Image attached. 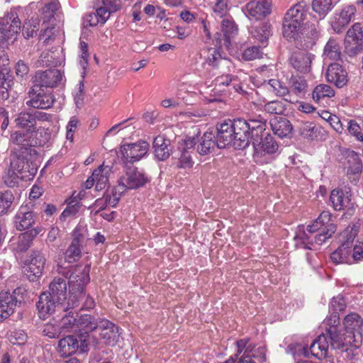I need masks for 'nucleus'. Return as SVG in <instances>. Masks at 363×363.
Segmentation results:
<instances>
[{
  "label": "nucleus",
  "mask_w": 363,
  "mask_h": 363,
  "mask_svg": "<svg viewBox=\"0 0 363 363\" xmlns=\"http://www.w3.org/2000/svg\"><path fill=\"white\" fill-rule=\"evenodd\" d=\"M43 231V228L37 226L30 230L21 233L17 240L13 242L12 245L13 248L19 252L26 251L28 249L33 238Z\"/></svg>",
  "instance_id": "7c9ffc66"
},
{
  "label": "nucleus",
  "mask_w": 363,
  "mask_h": 363,
  "mask_svg": "<svg viewBox=\"0 0 363 363\" xmlns=\"http://www.w3.org/2000/svg\"><path fill=\"white\" fill-rule=\"evenodd\" d=\"M245 124L248 128L246 130V135L249 136L250 131L251 132L250 140H252V138H259L264 133H267L265 132L266 128V120L259 116L257 118H250L247 121H245ZM250 138V137H248Z\"/></svg>",
  "instance_id": "2f4dec72"
},
{
  "label": "nucleus",
  "mask_w": 363,
  "mask_h": 363,
  "mask_svg": "<svg viewBox=\"0 0 363 363\" xmlns=\"http://www.w3.org/2000/svg\"><path fill=\"white\" fill-rule=\"evenodd\" d=\"M15 73L19 79H26L29 73V67L23 60H18L14 67Z\"/></svg>",
  "instance_id": "69168bd1"
},
{
  "label": "nucleus",
  "mask_w": 363,
  "mask_h": 363,
  "mask_svg": "<svg viewBox=\"0 0 363 363\" xmlns=\"http://www.w3.org/2000/svg\"><path fill=\"white\" fill-rule=\"evenodd\" d=\"M53 298L62 303L66 299L67 282L64 278H55L50 283L49 290L46 291Z\"/></svg>",
  "instance_id": "473e14b6"
},
{
  "label": "nucleus",
  "mask_w": 363,
  "mask_h": 363,
  "mask_svg": "<svg viewBox=\"0 0 363 363\" xmlns=\"http://www.w3.org/2000/svg\"><path fill=\"white\" fill-rule=\"evenodd\" d=\"M359 223L349 225L341 234V245L331 255V260L335 264H349L363 261V238L358 233Z\"/></svg>",
  "instance_id": "20e7f679"
},
{
  "label": "nucleus",
  "mask_w": 363,
  "mask_h": 363,
  "mask_svg": "<svg viewBox=\"0 0 363 363\" xmlns=\"http://www.w3.org/2000/svg\"><path fill=\"white\" fill-rule=\"evenodd\" d=\"M81 319L82 315L80 316L79 320L77 321V318L74 314L72 312H69L67 315L63 316L61 320L58 321L61 333L62 334L71 332H79L80 336H82V338H83L84 335H86V333H85L84 330L82 329L80 325Z\"/></svg>",
  "instance_id": "a878e982"
},
{
  "label": "nucleus",
  "mask_w": 363,
  "mask_h": 363,
  "mask_svg": "<svg viewBox=\"0 0 363 363\" xmlns=\"http://www.w3.org/2000/svg\"><path fill=\"white\" fill-rule=\"evenodd\" d=\"M90 266L86 265L84 267H77L69 277V287L71 289V295L69 297L67 306L64 303L53 298L48 293H43L37 303V308L40 318L45 319L48 315L52 314L56 311H65L68 307H74L75 302L72 300L76 298L77 294L82 296L85 286L89 281Z\"/></svg>",
  "instance_id": "f257e3e1"
},
{
  "label": "nucleus",
  "mask_w": 363,
  "mask_h": 363,
  "mask_svg": "<svg viewBox=\"0 0 363 363\" xmlns=\"http://www.w3.org/2000/svg\"><path fill=\"white\" fill-rule=\"evenodd\" d=\"M45 258L40 253H34L24 263L23 273L30 281H34L43 275Z\"/></svg>",
  "instance_id": "dca6fc26"
},
{
  "label": "nucleus",
  "mask_w": 363,
  "mask_h": 363,
  "mask_svg": "<svg viewBox=\"0 0 363 363\" xmlns=\"http://www.w3.org/2000/svg\"><path fill=\"white\" fill-rule=\"evenodd\" d=\"M85 337L86 335H84L83 338L80 336L81 344L73 335H67L60 339L57 345V352L61 357H68L74 354L78 350H80L81 352L86 351L89 343L84 340Z\"/></svg>",
  "instance_id": "ddd939ff"
},
{
  "label": "nucleus",
  "mask_w": 363,
  "mask_h": 363,
  "mask_svg": "<svg viewBox=\"0 0 363 363\" xmlns=\"http://www.w3.org/2000/svg\"><path fill=\"white\" fill-rule=\"evenodd\" d=\"M51 26H47V24H43V30L40 35V39L43 40L45 44L49 43L50 41L53 40L55 35V28L53 26V23H50Z\"/></svg>",
  "instance_id": "0e129e2a"
},
{
  "label": "nucleus",
  "mask_w": 363,
  "mask_h": 363,
  "mask_svg": "<svg viewBox=\"0 0 363 363\" xmlns=\"http://www.w3.org/2000/svg\"><path fill=\"white\" fill-rule=\"evenodd\" d=\"M272 5L270 0H252L243 9L245 16L250 19L259 20L272 13Z\"/></svg>",
  "instance_id": "4468645a"
},
{
  "label": "nucleus",
  "mask_w": 363,
  "mask_h": 363,
  "mask_svg": "<svg viewBox=\"0 0 363 363\" xmlns=\"http://www.w3.org/2000/svg\"><path fill=\"white\" fill-rule=\"evenodd\" d=\"M125 193V190H121L118 184L111 194H106L104 196L108 206L115 207L121 199V196Z\"/></svg>",
  "instance_id": "bf43d9fd"
},
{
  "label": "nucleus",
  "mask_w": 363,
  "mask_h": 363,
  "mask_svg": "<svg viewBox=\"0 0 363 363\" xmlns=\"http://www.w3.org/2000/svg\"><path fill=\"white\" fill-rule=\"evenodd\" d=\"M36 168H30L23 157L13 156L10 167L4 176L5 184L10 187L17 185L21 180L30 179L35 173Z\"/></svg>",
  "instance_id": "6e6552de"
},
{
  "label": "nucleus",
  "mask_w": 363,
  "mask_h": 363,
  "mask_svg": "<svg viewBox=\"0 0 363 363\" xmlns=\"http://www.w3.org/2000/svg\"><path fill=\"white\" fill-rule=\"evenodd\" d=\"M35 118L48 120V116L42 112H36L34 115L28 112H21L15 118L16 125L19 128H27L26 131L30 133L34 130Z\"/></svg>",
  "instance_id": "393cba45"
},
{
  "label": "nucleus",
  "mask_w": 363,
  "mask_h": 363,
  "mask_svg": "<svg viewBox=\"0 0 363 363\" xmlns=\"http://www.w3.org/2000/svg\"><path fill=\"white\" fill-rule=\"evenodd\" d=\"M356 12V7L353 5L344 6L340 11H336L330 21L333 30L337 33H341L351 21Z\"/></svg>",
  "instance_id": "f3484780"
},
{
  "label": "nucleus",
  "mask_w": 363,
  "mask_h": 363,
  "mask_svg": "<svg viewBox=\"0 0 363 363\" xmlns=\"http://www.w3.org/2000/svg\"><path fill=\"white\" fill-rule=\"evenodd\" d=\"M271 126L274 133L279 138L287 137L292 130V125L290 121L284 117L274 120L271 123Z\"/></svg>",
  "instance_id": "79ce46f5"
},
{
  "label": "nucleus",
  "mask_w": 363,
  "mask_h": 363,
  "mask_svg": "<svg viewBox=\"0 0 363 363\" xmlns=\"http://www.w3.org/2000/svg\"><path fill=\"white\" fill-rule=\"evenodd\" d=\"M291 92L299 98H303L308 90L306 79L300 76H292L289 81Z\"/></svg>",
  "instance_id": "37998d69"
},
{
  "label": "nucleus",
  "mask_w": 363,
  "mask_h": 363,
  "mask_svg": "<svg viewBox=\"0 0 363 363\" xmlns=\"http://www.w3.org/2000/svg\"><path fill=\"white\" fill-rule=\"evenodd\" d=\"M251 34L258 42L264 45L272 35L271 25L269 23H261L251 30Z\"/></svg>",
  "instance_id": "49530a36"
},
{
  "label": "nucleus",
  "mask_w": 363,
  "mask_h": 363,
  "mask_svg": "<svg viewBox=\"0 0 363 363\" xmlns=\"http://www.w3.org/2000/svg\"><path fill=\"white\" fill-rule=\"evenodd\" d=\"M341 50L339 40L330 38L324 47L323 57L324 60H337L340 58Z\"/></svg>",
  "instance_id": "ea45409f"
},
{
  "label": "nucleus",
  "mask_w": 363,
  "mask_h": 363,
  "mask_svg": "<svg viewBox=\"0 0 363 363\" xmlns=\"http://www.w3.org/2000/svg\"><path fill=\"white\" fill-rule=\"evenodd\" d=\"M304 29L303 26L301 24H295V23L287 20H283L282 35L288 40L297 39L300 34L304 33Z\"/></svg>",
  "instance_id": "a19ab883"
},
{
  "label": "nucleus",
  "mask_w": 363,
  "mask_h": 363,
  "mask_svg": "<svg viewBox=\"0 0 363 363\" xmlns=\"http://www.w3.org/2000/svg\"><path fill=\"white\" fill-rule=\"evenodd\" d=\"M32 143L34 142L35 145L43 146L45 145L51 138V132L49 128H34L30 132Z\"/></svg>",
  "instance_id": "09e8293b"
},
{
  "label": "nucleus",
  "mask_w": 363,
  "mask_h": 363,
  "mask_svg": "<svg viewBox=\"0 0 363 363\" xmlns=\"http://www.w3.org/2000/svg\"><path fill=\"white\" fill-rule=\"evenodd\" d=\"M336 226L331 222V214L324 211L305 230L298 227L295 236L297 245L312 250L315 245H321L335 233Z\"/></svg>",
  "instance_id": "f03ea898"
},
{
  "label": "nucleus",
  "mask_w": 363,
  "mask_h": 363,
  "mask_svg": "<svg viewBox=\"0 0 363 363\" xmlns=\"http://www.w3.org/2000/svg\"><path fill=\"white\" fill-rule=\"evenodd\" d=\"M326 78L329 82L335 84L337 87H342L347 82L346 70L337 63H332L328 66Z\"/></svg>",
  "instance_id": "bb28decb"
},
{
  "label": "nucleus",
  "mask_w": 363,
  "mask_h": 363,
  "mask_svg": "<svg viewBox=\"0 0 363 363\" xmlns=\"http://www.w3.org/2000/svg\"><path fill=\"white\" fill-rule=\"evenodd\" d=\"M335 91L328 84H319L316 86L312 93V98L315 102H319L325 98H331L334 96Z\"/></svg>",
  "instance_id": "8fccbe9b"
},
{
  "label": "nucleus",
  "mask_w": 363,
  "mask_h": 363,
  "mask_svg": "<svg viewBox=\"0 0 363 363\" xmlns=\"http://www.w3.org/2000/svg\"><path fill=\"white\" fill-rule=\"evenodd\" d=\"M111 173V167L108 165H101L94 170L91 176L84 183L85 188L89 189L95 185L97 191L104 189L108 181Z\"/></svg>",
  "instance_id": "412c9836"
},
{
  "label": "nucleus",
  "mask_w": 363,
  "mask_h": 363,
  "mask_svg": "<svg viewBox=\"0 0 363 363\" xmlns=\"http://www.w3.org/2000/svg\"><path fill=\"white\" fill-rule=\"evenodd\" d=\"M43 7L42 13L43 16V25L47 22L52 23L57 11L59 9V2L57 0H45L40 3Z\"/></svg>",
  "instance_id": "a18cd8bd"
},
{
  "label": "nucleus",
  "mask_w": 363,
  "mask_h": 363,
  "mask_svg": "<svg viewBox=\"0 0 363 363\" xmlns=\"http://www.w3.org/2000/svg\"><path fill=\"white\" fill-rule=\"evenodd\" d=\"M362 319L357 313L347 315L343 321V327L335 333L330 330L331 346L334 349L346 352L352 348H358L362 341Z\"/></svg>",
  "instance_id": "39448f33"
},
{
  "label": "nucleus",
  "mask_w": 363,
  "mask_h": 363,
  "mask_svg": "<svg viewBox=\"0 0 363 363\" xmlns=\"http://www.w3.org/2000/svg\"><path fill=\"white\" fill-rule=\"evenodd\" d=\"M251 142L254 148L253 160L255 162L260 164H268L274 160L279 145L269 133H264L259 138H252Z\"/></svg>",
  "instance_id": "0eeeda50"
},
{
  "label": "nucleus",
  "mask_w": 363,
  "mask_h": 363,
  "mask_svg": "<svg viewBox=\"0 0 363 363\" xmlns=\"http://www.w3.org/2000/svg\"><path fill=\"white\" fill-rule=\"evenodd\" d=\"M264 86L275 95L285 97L286 101L289 102L294 101L289 88L280 81L275 79H270L267 83H264Z\"/></svg>",
  "instance_id": "72a5a7b5"
},
{
  "label": "nucleus",
  "mask_w": 363,
  "mask_h": 363,
  "mask_svg": "<svg viewBox=\"0 0 363 363\" xmlns=\"http://www.w3.org/2000/svg\"><path fill=\"white\" fill-rule=\"evenodd\" d=\"M346 307V302L341 295L333 297L331 299L329 311L330 313H339V312L345 310Z\"/></svg>",
  "instance_id": "680f3d73"
},
{
  "label": "nucleus",
  "mask_w": 363,
  "mask_h": 363,
  "mask_svg": "<svg viewBox=\"0 0 363 363\" xmlns=\"http://www.w3.org/2000/svg\"><path fill=\"white\" fill-rule=\"evenodd\" d=\"M63 80V74L59 69H48L37 72L34 77V84L43 87L53 88L57 86Z\"/></svg>",
  "instance_id": "aec40b11"
},
{
  "label": "nucleus",
  "mask_w": 363,
  "mask_h": 363,
  "mask_svg": "<svg viewBox=\"0 0 363 363\" xmlns=\"http://www.w3.org/2000/svg\"><path fill=\"white\" fill-rule=\"evenodd\" d=\"M148 149L149 144L142 140L135 143H129L122 145L121 152L127 162H134L144 157L147 152Z\"/></svg>",
  "instance_id": "a211bd4d"
},
{
  "label": "nucleus",
  "mask_w": 363,
  "mask_h": 363,
  "mask_svg": "<svg viewBox=\"0 0 363 363\" xmlns=\"http://www.w3.org/2000/svg\"><path fill=\"white\" fill-rule=\"evenodd\" d=\"M345 48L350 55H356L363 49V26L355 23L347 32Z\"/></svg>",
  "instance_id": "f8f14e48"
},
{
  "label": "nucleus",
  "mask_w": 363,
  "mask_h": 363,
  "mask_svg": "<svg viewBox=\"0 0 363 363\" xmlns=\"http://www.w3.org/2000/svg\"><path fill=\"white\" fill-rule=\"evenodd\" d=\"M21 28V21L16 13L11 12L0 18V42L15 40Z\"/></svg>",
  "instance_id": "9d476101"
},
{
  "label": "nucleus",
  "mask_w": 363,
  "mask_h": 363,
  "mask_svg": "<svg viewBox=\"0 0 363 363\" xmlns=\"http://www.w3.org/2000/svg\"><path fill=\"white\" fill-rule=\"evenodd\" d=\"M80 325L86 333L84 340L89 345L113 346L119 340L118 328L106 319L95 318L91 315L84 314L82 315Z\"/></svg>",
  "instance_id": "7ed1b4c3"
},
{
  "label": "nucleus",
  "mask_w": 363,
  "mask_h": 363,
  "mask_svg": "<svg viewBox=\"0 0 363 363\" xmlns=\"http://www.w3.org/2000/svg\"><path fill=\"white\" fill-rule=\"evenodd\" d=\"M11 141L17 145H28L29 143H32L31 134L28 131L26 133L15 131L11 135Z\"/></svg>",
  "instance_id": "6e6d98bb"
},
{
  "label": "nucleus",
  "mask_w": 363,
  "mask_h": 363,
  "mask_svg": "<svg viewBox=\"0 0 363 363\" xmlns=\"http://www.w3.org/2000/svg\"><path fill=\"white\" fill-rule=\"evenodd\" d=\"M237 344V353L233 356L234 359L235 360L238 355H240L242 352L245 351L247 347L250 346L252 352L249 354L250 358L252 357L255 358H258L260 361H262L265 358V352L266 349L264 347H258L255 348V347H252L250 344H248V340L247 339H241L236 342Z\"/></svg>",
  "instance_id": "f704fd0d"
},
{
  "label": "nucleus",
  "mask_w": 363,
  "mask_h": 363,
  "mask_svg": "<svg viewBox=\"0 0 363 363\" xmlns=\"http://www.w3.org/2000/svg\"><path fill=\"white\" fill-rule=\"evenodd\" d=\"M248 128L245 120L237 119L234 121L222 123L217 126L216 143L218 148L233 147L235 149H244L249 145V138L246 135Z\"/></svg>",
  "instance_id": "423d86ee"
},
{
  "label": "nucleus",
  "mask_w": 363,
  "mask_h": 363,
  "mask_svg": "<svg viewBox=\"0 0 363 363\" xmlns=\"http://www.w3.org/2000/svg\"><path fill=\"white\" fill-rule=\"evenodd\" d=\"M238 27L233 21L229 18H225L221 22V31L223 33V44L230 49L231 40L238 34ZM216 39L221 43L222 35L218 32L216 33Z\"/></svg>",
  "instance_id": "cd10ccee"
},
{
  "label": "nucleus",
  "mask_w": 363,
  "mask_h": 363,
  "mask_svg": "<svg viewBox=\"0 0 363 363\" xmlns=\"http://www.w3.org/2000/svg\"><path fill=\"white\" fill-rule=\"evenodd\" d=\"M262 52L259 48L257 46H252L245 48H240L236 52V56L238 59L246 61L254 60L260 57Z\"/></svg>",
  "instance_id": "864d4df0"
},
{
  "label": "nucleus",
  "mask_w": 363,
  "mask_h": 363,
  "mask_svg": "<svg viewBox=\"0 0 363 363\" xmlns=\"http://www.w3.org/2000/svg\"><path fill=\"white\" fill-rule=\"evenodd\" d=\"M196 145L195 138H186L179 143L178 149L180 155L177 162V166L180 168H189L192 166L193 162L189 153Z\"/></svg>",
  "instance_id": "5701e85b"
},
{
  "label": "nucleus",
  "mask_w": 363,
  "mask_h": 363,
  "mask_svg": "<svg viewBox=\"0 0 363 363\" xmlns=\"http://www.w3.org/2000/svg\"><path fill=\"white\" fill-rule=\"evenodd\" d=\"M42 332L45 336L49 338H57L62 334L58 320L55 318L44 325Z\"/></svg>",
  "instance_id": "5fc2aeb1"
},
{
  "label": "nucleus",
  "mask_w": 363,
  "mask_h": 363,
  "mask_svg": "<svg viewBox=\"0 0 363 363\" xmlns=\"http://www.w3.org/2000/svg\"><path fill=\"white\" fill-rule=\"evenodd\" d=\"M61 50L57 48L54 51L43 52L36 62L37 67L57 66L61 64Z\"/></svg>",
  "instance_id": "4c0bfd02"
},
{
  "label": "nucleus",
  "mask_w": 363,
  "mask_h": 363,
  "mask_svg": "<svg viewBox=\"0 0 363 363\" xmlns=\"http://www.w3.org/2000/svg\"><path fill=\"white\" fill-rule=\"evenodd\" d=\"M13 201V196L10 191L0 193V215L7 213Z\"/></svg>",
  "instance_id": "052dcab7"
},
{
  "label": "nucleus",
  "mask_w": 363,
  "mask_h": 363,
  "mask_svg": "<svg viewBox=\"0 0 363 363\" xmlns=\"http://www.w3.org/2000/svg\"><path fill=\"white\" fill-rule=\"evenodd\" d=\"M320 127H316L313 122H301L298 125V131L301 136L310 140H317L321 132Z\"/></svg>",
  "instance_id": "c03bdc74"
},
{
  "label": "nucleus",
  "mask_w": 363,
  "mask_h": 363,
  "mask_svg": "<svg viewBox=\"0 0 363 363\" xmlns=\"http://www.w3.org/2000/svg\"><path fill=\"white\" fill-rule=\"evenodd\" d=\"M39 28V21L37 18H32L25 22L23 26V34L26 38L33 37L36 33Z\"/></svg>",
  "instance_id": "13d9d810"
},
{
  "label": "nucleus",
  "mask_w": 363,
  "mask_h": 363,
  "mask_svg": "<svg viewBox=\"0 0 363 363\" xmlns=\"http://www.w3.org/2000/svg\"><path fill=\"white\" fill-rule=\"evenodd\" d=\"M228 9V0H215V4L213 6L214 13L220 16H223L227 13Z\"/></svg>",
  "instance_id": "774afa93"
},
{
  "label": "nucleus",
  "mask_w": 363,
  "mask_h": 363,
  "mask_svg": "<svg viewBox=\"0 0 363 363\" xmlns=\"http://www.w3.org/2000/svg\"><path fill=\"white\" fill-rule=\"evenodd\" d=\"M169 140H167L164 135H158L154 139L155 155L159 160H165L169 157Z\"/></svg>",
  "instance_id": "58836bf2"
},
{
  "label": "nucleus",
  "mask_w": 363,
  "mask_h": 363,
  "mask_svg": "<svg viewBox=\"0 0 363 363\" xmlns=\"http://www.w3.org/2000/svg\"><path fill=\"white\" fill-rule=\"evenodd\" d=\"M9 342L13 345H24L28 339L26 333L23 330H13L8 335Z\"/></svg>",
  "instance_id": "4d7b16f0"
},
{
  "label": "nucleus",
  "mask_w": 363,
  "mask_h": 363,
  "mask_svg": "<svg viewBox=\"0 0 363 363\" xmlns=\"http://www.w3.org/2000/svg\"><path fill=\"white\" fill-rule=\"evenodd\" d=\"M80 48V55H79V65L83 69H85L89 60V52L87 44L84 42H80L79 44Z\"/></svg>",
  "instance_id": "338daca9"
},
{
  "label": "nucleus",
  "mask_w": 363,
  "mask_h": 363,
  "mask_svg": "<svg viewBox=\"0 0 363 363\" xmlns=\"http://www.w3.org/2000/svg\"><path fill=\"white\" fill-rule=\"evenodd\" d=\"M16 306V299L13 298L10 292L1 291L0 293V321H3L13 314Z\"/></svg>",
  "instance_id": "c85d7f7f"
},
{
  "label": "nucleus",
  "mask_w": 363,
  "mask_h": 363,
  "mask_svg": "<svg viewBox=\"0 0 363 363\" xmlns=\"http://www.w3.org/2000/svg\"><path fill=\"white\" fill-rule=\"evenodd\" d=\"M15 226L18 230L22 231L30 228L35 223L33 213L27 206H21L15 216Z\"/></svg>",
  "instance_id": "c756f323"
},
{
  "label": "nucleus",
  "mask_w": 363,
  "mask_h": 363,
  "mask_svg": "<svg viewBox=\"0 0 363 363\" xmlns=\"http://www.w3.org/2000/svg\"><path fill=\"white\" fill-rule=\"evenodd\" d=\"M315 59V55L306 51L295 52L290 58L291 66L298 72L302 74L309 73L311 64Z\"/></svg>",
  "instance_id": "4be33fe9"
},
{
  "label": "nucleus",
  "mask_w": 363,
  "mask_h": 363,
  "mask_svg": "<svg viewBox=\"0 0 363 363\" xmlns=\"http://www.w3.org/2000/svg\"><path fill=\"white\" fill-rule=\"evenodd\" d=\"M290 347L294 348L298 356L303 355L305 357H308L311 354L318 359H322L323 357H326L328 354V343L326 336L320 335L313 342L309 350L306 347L299 344L291 345Z\"/></svg>",
  "instance_id": "1a4fd4ad"
},
{
  "label": "nucleus",
  "mask_w": 363,
  "mask_h": 363,
  "mask_svg": "<svg viewBox=\"0 0 363 363\" xmlns=\"http://www.w3.org/2000/svg\"><path fill=\"white\" fill-rule=\"evenodd\" d=\"M199 133L198 128H192L193 135L187 138H195L197 151L199 154L207 155L211 153L217 145L213 133L206 131L201 136L199 135Z\"/></svg>",
  "instance_id": "6ab92c4d"
},
{
  "label": "nucleus",
  "mask_w": 363,
  "mask_h": 363,
  "mask_svg": "<svg viewBox=\"0 0 363 363\" xmlns=\"http://www.w3.org/2000/svg\"><path fill=\"white\" fill-rule=\"evenodd\" d=\"M147 182V178L142 171L136 168H129L119 178L118 184L121 190H125L126 192L129 189L143 186Z\"/></svg>",
  "instance_id": "9b49d317"
},
{
  "label": "nucleus",
  "mask_w": 363,
  "mask_h": 363,
  "mask_svg": "<svg viewBox=\"0 0 363 363\" xmlns=\"http://www.w3.org/2000/svg\"><path fill=\"white\" fill-rule=\"evenodd\" d=\"M258 108H263L264 111L271 114H282L285 111V106L281 101L274 100L268 103H255Z\"/></svg>",
  "instance_id": "603ef678"
},
{
  "label": "nucleus",
  "mask_w": 363,
  "mask_h": 363,
  "mask_svg": "<svg viewBox=\"0 0 363 363\" xmlns=\"http://www.w3.org/2000/svg\"><path fill=\"white\" fill-rule=\"evenodd\" d=\"M362 165L359 161H354L347 169V174L351 181L356 182L362 172Z\"/></svg>",
  "instance_id": "e2e57ef3"
},
{
  "label": "nucleus",
  "mask_w": 363,
  "mask_h": 363,
  "mask_svg": "<svg viewBox=\"0 0 363 363\" xmlns=\"http://www.w3.org/2000/svg\"><path fill=\"white\" fill-rule=\"evenodd\" d=\"M333 7L332 0H313L312 1V9L320 18H324Z\"/></svg>",
  "instance_id": "de8ad7c7"
},
{
  "label": "nucleus",
  "mask_w": 363,
  "mask_h": 363,
  "mask_svg": "<svg viewBox=\"0 0 363 363\" xmlns=\"http://www.w3.org/2000/svg\"><path fill=\"white\" fill-rule=\"evenodd\" d=\"M351 192L347 189H335L330 193V201L335 211H342L351 206Z\"/></svg>",
  "instance_id": "b1692460"
},
{
  "label": "nucleus",
  "mask_w": 363,
  "mask_h": 363,
  "mask_svg": "<svg viewBox=\"0 0 363 363\" xmlns=\"http://www.w3.org/2000/svg\"><path fill=\"white\" fill-rule=\"evenodd\" d=\"M306 16L305 6L298 3L291 7L286 13L284 19L295 24H301L303 26V21Z\"/></svg>",
  "instance_id": "c9c22d12"
},
{
  "label": "nucleus",
  "mask_w": 363,
  "mask_h": 363,
  "mask_svg": "<svg viewBox=\"0 0 363 363\" xmlns=\"http://www.w3.org/2000/svg\"><path fill=\"white\" fill-rule=\"evenodd\" d=\"M30 100L26 104L34 108L47 109L54 103V99L50 93L45 92L38 84H34L29 92Z\"/></svg>",
  "instance_id": "2eb2a0df"
},
{
  "label": "nucleus",
  "mask_w": 363,
  "mask_h": 363,
  "mask_svg": "<svg viewBox=\"0 0 363 363\" xmlns=\"http://www.w3.org/2000/svg\"><path fill=\"white\" fill-rule=\"evenodd\" d=\"M206 62L212 67L221 65L223 67H229L231 65L230 60L221 58L220 52L215 48L208 50Z\"/></svg>",
  "instance_id": "3c124183"
},
{
  "label": "nucleus",
  "mask_w": 363,
  "mask_h": 363,
  "mask_svg": "<svg viewBox=\"0 0 363 363\" xmlns=\"http://www.w3.org/2000/svg\"><path fill=\"white\" fill-rule=\"evenodd\" d=\"M78 228L74 231V238L65 253V262L71 264L78 260L81 257L80 238L77 235Z\"/></svg>",
  "instance_id": "e433bc0d"
}]
</instances>
